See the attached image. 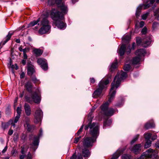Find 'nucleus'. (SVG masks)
Returning <instances> with one entry per match:
<instances>
[{
    "mask_svg": "<svg viewBox=\"0 0 159 159\" xmlns=\"http://www.w3.org/2000/svg\"><path fill=\"white\" fill-rule=\"evenodd\" d=\"M127 77V74L126 72H121L117 73L111 84L108 102H111L115 97L116 92V90H113L114 88H116V89L120 84L121 80L125 79Z\"/></svg>",
    "mask_w": 159,
    "mask_h": 159,
    "instance_id": "f257e3e1",
    "label": "nucleus"
},
{
    "mask_svg": "<svg viewBox=\"0 0 159 159\" xmlns=\"http://www.w3.org/2000/svg\"><path fill=\"white\" fill-rule=\"evenodd\" d=\"M67 12L66 13H63L59 11H57L55 9H52L51 12V16L52 19L55 21V24L57 27L60 29H62L65 28V24L62 21L64 18V16L66 14Z\"/></svg>",
    "mask_w": 159,
    "mask_h": 159,
    "instance_id": "f03ea898",
    "label": "nucleus"
},
{
    "mask_svg": "<svg viewBox=\"0 0 159 159\" xmlns=\"http://www.w3.org/2000/svg\"><path fill=\"white\" fill-rule=\"evenodd\" d=\"M89 128L90 134L92 137L96 139L99 134V126L98 124L94 122L91 123L90 122L85 126L84 129L87 130Z\"/></svg>",
    "mask_w": 159,
    "mask_h": 159,
    "instance_id": "7ed1b4c3",
    "label": "nucleus"
},
{
    "mask_svg": "<svg viewBox=\"0 0 159 159\" xmlns=\"http://www.w3.org/2000/svg\"><path fill=\"white\" fill-rule=\"evenodd\" d=\"M109 83V80L107 79L106 80H102L98 84V87L95 90L93 94V97L97 98L99 97L101 94L102 90L107 87V85Z\"/></svg>",
    "mask_w": 159,
    "mask_h": 159,
    "instance_id": "20e7f679",
    "label": "nucleus"
},
{
    "mask_svg": "<svg viewBox=\"0 0 159 159\" xmlns=\"http://www.w3.org/2000/svg\"><path fill=\"white\" fill-rule=\"evenodd\" d=\"M43 19L41 21V25L42 27H41L39 31V34H44L48 32L51 28V26L49 25V22L47 17H43L42 15Z\"/></svg>",
    "mask_w": 159,
    "mask_h": 159,
    "instance_id": "39448f33",
    "label": "nucleus"
},
{
    "mask_svg": "<svg viewBox=\"0 0 159 159\" xmlns=\"http://www.w3.org/2000/svg\"><path fill=\"white\" fill-rule=\"evenodd\" d=\"M48 4L50 5L56 4L58 9L63 13H65L68 11L67 6L62 2V0H48Z\"/></svg>",
    "mask_w": 159,
    "mask_h": 159,
    "instance_id": "423d86ee",
    "label": "nucleus"
},
{
    "mask_svg": "<svg viewBox=\"0 0 159 159\" xmlns=\"http://www.w3.org/2000/svg\"><path fill=\"white\" fill-rule=\"evenodd\" d=\"M109 103L107 102L101 107L103 113L107 116H111L114 113L115 110L112 108H108Z\"/></svg>",
    "mask_w": 159,
    "mask_h": 159,
    "instance_id": "0eeeda50",
    "label": "nucleus"
},
{
    "mask_svg": "<svg viewBox=\"0 0 159 159\" xmlns=\"http://www.w3.org/2000/svg\"><path fill=\"white\" fill-rule=\"evenodd\" d=\"M42 130L40 129V133L39 135H33L30 136V140H32V143L30 144L31 147L34 150H35L38 147L39 144V137L42 135Z\"/></svg>",
    "mask_w": 159,
    "mask_h": 159,
    "instance_id": "6e6552de",
    "label": "nucleus"
},
{
    "mask_svg": "<svg viewBox=\"0 0 159 159\" xmlns=\"http://www.w3.org/2000/svg\"><path fill=\"white\" fill-rule=\"evenodd\" d=\"M31 97L33 100L30 99L29 97H26L25 99L27 102L30 103H32L33 101L36 103H39L41 100L40 96L39 95L37 92H35L33 93H32L30 95Z\"/></svg>",
    "mask_w": 159,
    "mask_h": 159,
    "instance_id": "1a4fd4ad",
    "label": "nucleus"
},
{
    "mask_svg": "<svg viewBox=\"0 0 159 159\" xmlns=\"http://www.w3.org/2000/svg\"><path fill=\"white\" fill-rule=\"evenodd\" d=\"M96 139L92 137H85L83 139V146L82 147L84 148H89L93 145V144L96 140Z\"/></svg>",
    "mask_w": 159,
    "mask_h": 159,
    "instance_id": "9d476101",
    "label": "nucleus"
},
{
    "mask_svg": "<svg viewBox=\"0 0 159 159\" xmlns=\"http://www.w3.org/2000/svg\"><path fill=\"white\" fill-rule=\"evenodd\" d=\"M154 155V150L150 148L143 153L141 156L138 159H148V158H152Z\"/></svg>",
    "mask_w": 159,
    "mask_h": 159,
    "instance_id": "9b49d317",
    "label": "nucleus"
},
{
    "mask_svg": "<svg viewBox=\"0 0 159 159\" xmlns=\"http://www.w3.org/2000/svg\"><path fill=\"white\" fill-rule=\"evenodd\" d=\"M34 123H37L39 122L43 116V112L42 110L40 109L36 110L34 114Z\"/></svg>",
    "mask_w": 159,
    "mask_h": 159,
    "instance_id": "f8f14e48",
    "label": "nucleus"
},
{
    "mask_svg": "<svg viewBox=\"0 0 159 159\" xmlns=\"http://www.w3.org/2000/svg\"><path fill=\"white\" fill-rule=\"evenodd\" d=\"M37 62L43 70H46L48 69V64L46 59L41 58H39L38 59Z\"/></svg>",
    "mask_w": 159,
    "mask_h": 159,
    "instance_id": "ddd939ff",
    "label": "nucleus"
},
{
    "mask_svg": "<svg viewBox=\"0 0 159 159\" xmlns=\"http://www.w3.org/2000/svg\"><path fill=\"white\" fill-rule=\"evenodd\" d=\"M78 147L80 150H81L83 156L85 159H87L90 157V154L89 150L88 149V148L80 147V146H78Z\"/></svg>",
    "mask_w": 159,
    "mask_h": 159,
    "instance_id": "4468645a",
    "label": "nucleus"
},
{
    "mask_svg": "<svg viewBox=\"0 0 159 159\" xmlns=\"http://www.w3.org/2000/svg\"><path fill=\"white\" fill-rule=\"evenodd\" d=\"M27 67L28 74L30 76L33 75L34 73L35 72V70L34 69V66L32 64L31 62L28 63Z\"/></svg>",
    "mask_w": 159,
    "mask_h": 159,
    "instance_id": "2eb2a0df",
    "label": "nucleus"
},
{
    "mask_svg": "<svg viewBox=\"0 0 159 159\" xmlns=\"http://www.w3.org/2000/svg\"><path fill=\"white\" fill-rule=\"evenodd\" d=\"M25 87L29 93H32L33 85L30 81H29L25 84Z\"/></svg>",
    "mask_w": 159,
    "mask_h": 159,
    "instance_id": "dca6fc26",
    "label": "nucleus"
},
{
    "mask_svg": "<svg viewBox=\"0 0 159 159\" xmlns=\"http://www.w3.org/2000/svg\"><path fill=\"white\" fill-rule=\"evenodd\" d=\"M151 42V39L150 37H148L146 38H144L142 42V45L143 47H147L149 45Z\"/></svg>",
    "mask_w": 159,
    "mask_h": 159,
    "instance_id": "f3484780",
    "label": "nucleus"
},
{
    "mask_svg": "<svg viewBox=\"0 0 159 159\" xmlns=\"http://www.w3.org/2000/svg\"><path fill=\"white\" fill-rule=\"evenodd\" d=\"M24 108L26 115L27 116H30L31 114V109L30 105L27 103H25Z\"/></svg>",
    "mask_w": 159,
    "mask_h": 159,
    "instance_id": "a211bd4d",
    "label": "nucleus"
},
{
    "mask_svg": "<svg viewBox=\"0 0 159 159\" xmlns=\"http://www.w3.org/2000/svg\"><path fill=\"white\" fill-rule=\"evenodd\" d=\"M141 144H137L131 149V150L135 154H137L141 151Z\"/></svg>",
    "mask_w": 159,
    "mask_h": 159,
    "instance_id": "6ab92c4d",
    "label": "nucleus"
},
{
    "mask_svg": "<svg viewBox=\"0 0 159 159\" xmlns=\"http://www.w3.org/2000/svg\"><path fill=\"white\" fill-rule=\"evenodd\" d=\"M146 53V51L144 49H140L136 51L135 52V55L138 57L141 58L142 56H144Z\"/></svg>",
    "mask_w": 159,
    "mask_h": 159,
    "instance_id": "aec40b11",
    "label": "nucleus"
},
{
    "mask_svg": "<svg viewBox=\"0 0 159 159\" xmlns=\"http://www.w3.org/2000/svg\"><path fill=\"white\" fill-rule=\"evenodd\" d=\"M124 149H121L118 150L113 155L111 159H116L125 150Z\"/></svg>",
    "mask_w": 159,
    "mask_h": 159,
    "instance_id": "412c9836",
    "label": "nucleus"
},
{
    "mask_svg": "<svg viewBox=\"0 0 159 159\" xmlns=\"http://www.w3.org/2000/svg\"><path fill=\"white\" fill-rule=\"evenodd\" d=\"M126 46L124 44H122L119 51V53L121 56H123L125 52Z\"/></svg>",
    "mask_w": 159,
    "mask_h": 159,
    "instance_id": "4be33fe9",
    "label": "nucleus"
},
{
    "mask_svg": "<svg viewBox=\"0 0 159 159\" xmlns=\"http://www.w3.org/2000/svg\"><path fill=\"white\" fill-rule=\"evenodd\" d=\"M155 124L152 120H151L147 123L145 125V128L148 129L154 127Z\"/></svg>",
    "mask_w": 159,
    "mask_h": 159,
    "instance_id": "5701e85b",
    "label": "nucleus"
},
{
    "mask_svg": "<svg viewBox=\"0 0 159 159\" xmlns=\"http://www.w3.org/2000/svg\"><path fill=\"white\" fill-rule=\"evenodd\" d=\"M33 52L36 57H38L42 54L43 51L39 49L36 48L34 49Z\"/></svg>",
    "mask_w": 159,
    "mask_h": 159,
    "instance_id": "b1692460",
    "label": "nucleus"
},
{
    "mask_svg": "<svg viewBox=\"0 0 159 159\" xmlns=\"http://www.w3.org/2000/svg\"><path fill=\"white\" fill-rule=\"evenodd\" d=\"M20 117V116L16 115V116L15 117V119L14 121L12 120H10L9 121V123H11V124H12V126L13 127H15V125L14 124L16 123L17 122Z\"/></svg>",
    "mask_w": 159,
    "mask_h": 159,
    "instance_id": "393cba45",
    "label": "nucleus"
},
{
    "mask_svg": "<svg viewBox=\"0 0 159 159\" xmlns=\"http://www.w3.org/2000/svg\"><path fill=\"white\" fill-rule=\"evenodd\" d=\"M142 6V5H140L137 9L136 12V16L137 18H138L140 15Z\"/></svg>",
    "mask_w": 159,
    "mask_h": 159,
    "instance_id": "a878e982",
    "label": "nucleus"
},
{
    "mask_svg": "<svg viewBox=\"0 0 159 159\" xmlns=\"http://www.w3.org/2000/svg\"><path fill=\"white\" fill-rule=\"evenodd\" d=\"M111 120H106L104 121L103 128V129L106 128L107 126H109L111 124Z\"/></svg>",
    "mask_w": 159,
    "mask_h": 159,
    "instance_id": "bb28decb",
    "label": "nucleus"
},
{
    "mask_svg": "<svg viewBox=\"0 0 159 159\" xmlns=\"http://www.w3.org/2000/svg\"><path fill=\"white\" fill-rule=\"evenodd\" d=\"M141 58L136 56L134 57L132 60V63L134 64H137L140 61Z\"/></svg>",
    "mask_w": 159,
    "mask_h": 159,
    "instance_id": "cd10ccee",
    "label": "nucleus"
},
{
    "mask_svg": "<svg viewBox=\"0 0 159 159\" xmlns=\"http://www.w3.org/2000/svg\"><path fill=\"white\" fill-rule=\"evenodd\" d=\"M12 34V33H11L10 32H9L7 35L6 36L5 38V40L3 42V45H4L8 40H10Z\"/></svg>",
    "mask_w": 159,
    "mask_h": 159,
    "instance_id": "c85d7f7f",
    "label": "nucleus"
},
{
    "mask_svg": "<svg viewBox=\"0 0 159 159\" xmlns=\"http://www.w3.org/2000/svg\"><path fill=\"white\" fill-rule=\"evenodd\" d=\"M31 80L34 84L39 83V80L37 79L34 75L30 76Z\"/></svg>",
    "mask_w": 159,
    "mask_h": 159,
    "instance_id": "c756f323",
    "label": "nucleus"
},
{
    "mask_svg": "<svg viewBox=\"0 0 159 159\" xmlns=\"http://www.w3.org/2000/svg\"><path fill=\"white\" fill-rule=\"evenodd\" d=\"M117 62L116 61L114 63H113L110 68V70L111 71H113L115 69H116L117 66Z\"/></svg>",
    "mask_w": 159,
    "mask_h": 159,
    "instance_id": "7c9ffc66",
    "label": "nucleus"
},
{
    "mask_svg": "<svg viewBox=\"0 0 159 159\" xmlns=\"http://www.w3.org/2000/svg\"><path fill=\"white\" fill-rule=\"evenodd\" d=\"M130 39V37L129 35H126L124 36L123 40L125 43H128L129 42Z\"/></svg>",
    "mask_w": 159,
    "mask_h": 159,
    "instance_id": "2f4dec72",
    "label": "nucleus"
},
{
    "mask_svg": "<svg viewBox=\"0 0 159 159\" xmlns=\"http://www.w3.org/2000/svg\"><path fill=\"white\" fill-rule=\"evenodd\" d=\"M155 2V0H151L149 1V3L146 4L144 5V9H146L149 7L151 5H152Z\"/></svg>",
    "mask_w": 159,
    "mask_h": 159,
    "instance_id": "473e14b6",
    "label": "nucleus"
},
{
    "mask_svg": "<svg viewBox=\"0 0 159 159\" xmlns=\"http://www.w3.org/2000/svg\"><path fill=\"white\" fill-rule=\"evenodd\" d=\"M152 136V134L150 133H146L144 134V138L146 140H150Z\"/></svg>",
    "mask_w": 159,
    "mask_h": 159,
    "instance_id": "72a5a7b5",
    "label": "nucleus"
},
{
    "mask_svg": "<svg viewBox=\"0 0 159 159\" xmlns=\"http://www.w3.org/2000/svg\"><path fill=\"white\" fill-rule=\"evenodd\" d=\"M146 142L144 145V148H149L151 145V142L150 140H146Z\"/></svg>",
    "mask_w": 159,
    "mask_h": 159,
    "instance_id": "f704fd0d",
    "label": "nucleus"
},
{
    "mask_svg": "<svg viewBox=\"0 0 159 159\" xmlns=\"http://www.w3.org/2000/svg\"><path fill=\"white\" fill-rule=\"evenodd\" d=\"M159 27V24L158 23L156 22H153L152 27L153 30H155L157 29Z\"/></svg>",
    "mask_w": 159,
    "mask_h": 159,
    "instance_id": "c9c22d12",
    "label": "nucleus"
},
{
    "mask_svg": "<svg viewBox=\"0 0 159 159\" xmlns=\"http://www.w3.org/2000/svg\"><path fill=\"white\" fill-rule=\"evenodd\" d=\"M40 18H39V19L36 21H34L30 23V26H33L37 24L38 23L39 21Z\"/></svg>",
    "mask_w": 159,
    "mask_h": 159,
    "instance_id": "e433bc0d",
    "label": "nucleus"
},
{
    "mask_svg": "<svg viewBox=\"0 0 159 159\" xmlns=\"http://www.w3.org/2000/svg\"><path fill=\"white\" fill-rule=\"evenodd\" d=\"M22 111L21 107H17L16 109V112L17 113V115L20 116V114Z\"/></svg>",
    "mask_w": 159,
    "mask_h": 159,
    "instance_id": "4c0bfd02",
    "label": "nucleus"
},
{
    "mask_svg": "<svg viewBox=\"0 0 159 159\" xmlns=\"http://www.w3.org/2000/svg\"><path fill=\"white\" fill-rule=\"evenodd\" d=\"M83 126H84V125H82L81 127L79 129V130H78V131L77 132V133L75 134V136L77 137V136H79L80 134L81 133L82 131V130H83Z\"/></svg>",
    "mask_w": 159,
    "mask_h": 159,
    "instance_id": "58836bf2",
    "label": "nucleus"
},
{
    "mask_svg": "<svg viewBox=\"0 0 159 159\" xmlns=\"http://www.w3.org/2000/svg\"><path fill=\"white\" fill-rule=\"evenodd\" d=\"M154 16H156L158 15L157 18L158 20H159V8L156 10L154 11Z\"/></svg>",
    "mask_w": 159,
    "mask_h": 159,
    "instance_id": "ea45409f",
    "label": "nucleus"
},
{
    "mask_svg": "<svg viewBox=\"0 0 159 159\" xmlns=\"http://www.w3.org/2000/svg\"><path fill=\"white\" fill-rule=\"evenodd\" d=\"M130 68V65L129 64H126L124 66V69L125 70L128 71Z\"/></svg>",
    "mask_w": 159,
    "mask_h": 159,
    "instance_id": "a19ab883",
    "label": "nucleus"
},
{
    "mask_svg": "<svg viewBox=\"0 0 159 159\" xmlns=\"http://www.w3.org/2000/svg\"><path fill=\"white\" fill-rule=\"evenodd\" d=\"M97 108V107L94 105L92 108L91 109V112H89V116H90V118L91 119V115L92 114V113L94 111V110H95V109Z\"/></svg>",
    "mask_w": 159,
    "mask_h": 159,
    "instance_id": "79ce46f5",
    "label": "nucleus"
},
{
    "mask_svg": "<svg viewBox=\"0 0 159 159\" xmlns=\"http://www.w3.org/2000/svg\"><path fill=\"white\" fill-rule=\"evenodd\" d=\"M81 138V136H80L78 137H75V138L74 139V143H77L79 141V140Z\"/></svg>",
    "mask_w": 159,
    "mask_h": 159,
    "instance_id": "37998d69",
    "label": "nucleus"
},
{
    "mask_svg": "<svg viewBox=\"0 0 159 159\" xmlns=\"http://www.w3.org/2000/svg\"><path fill=\"white\" fill-rule=\"evenodd\" d=\"M139 135H136L135 136V137L134 138L132 139V140L131 142V143L132 144L134 143L136 140L138 139V138L139 137Z\"/></svg>",
    "mask_w": 159,
    "mask_h": 159,
    "instance_id": "c03bdc74",
    "label": "nucleus"
},
{
    "mask_svg": "<svg viewBox=\"0 0 159 159\" xmlns=\"http://www.w3.org/2000/svg\"><path fill=\"white\" fill-rule=\"evenodd\" d=\"M131 46L130 45H129L126 49V52L127 54H130L131 52Z\"/></svg>",
    "mask_w": 159,
    "mask_h": 159,
    "instance_id": "a18cd8bd",
    "label": "nucleus"
},
{
    "mask_svg": "<svg viewBox=\"0 0 159 159\" xmlns=\"http://www.w3.org/2000/svg\"><path fill=\"white\" fill-rule=\"evenodd\" d=\"M130 156L127 154H124L122 156V159H130Z\"/></svg>",
    "mask_w": 159,
    "mask_h": 159,
    "instance_id": "49530a36",
    "label": "nucleus"
},
{
    "mask_svg": "<svg viewBox=\"0 0 159 159\" xmlns=\"http://www.w3.org/2000/svg\"><path fill=\"white\" fill-rule=\"evenodd\" d=\"M149 14V12H147L145 14L143 15L142 16V19L144 20H146Z\"/></svg>",
    "mask_w": 159,
    "mask_h": 159,
    "instance_id": "de8ad7c7",
    "label": "nucleus"
},
{
    "mask_svg": "<svg viewBox=\"0 0 159 159\" xmlns=\"http://www.w3.org/2000/svg\"><path fill=\"white\" fill-rule=\"evenodd\" d=\"M147 29L144 27L142 30L141 33L143 34H145L147 33Z\"/></svg>",
    "mask_w": 159,
    "mask_h": 159,
    "instance_id": "09e8293b",
    "label": "nucleus"
},
{
    "mask_svg": "<svg viewBox=\"0 0 159 159\" xmlns=\"http://www.w3.org/2000/svg\"><path fill=\"white\" fill-rule=\"evenodd\" d=\"M77 157L76 155V152H75L70 157V159H76Z\"/></svg>",
    "mask_w": 159,
    "mask_h": 159,
    "instance_id": "8fccbe9b",
    "label": "nucleus"
},
{
    "mask_svg": "<svg viewBox=\"0 0 159 159\" xmlns=\"http://www.w3.org/2000/svg\"><path fill=\"white\" fill-rule=\"evenodd\" d=\"M29 120H30V118L28 117H25V121L27 125H28V123L29 122ZM27 125L28 126V125Z\"/></svg>",
    "mask_w": 159,
    "mask_h": 159,
    "instance_id": "3c124183",
    "label": "nucleus"
},
{
    "mask_svg": "<svg viewBox=\"0 0 159 159\" xmlns=\"http://www.w3.org/2000/svg\"><path fill=\"white\" fill-rule=\"evenodd\" d=\"M77 159H83V157L81 154H78Z\"/></svg>",
    "mask_w": 159,
    "mask_h": 159,
    "instance_id": "603ef678",
    "label": "nucleus"
},
{
    "mask_svg": "<svg viewBox=\"0 0 159 159\" xmlns=\"http://www.w3.org/2000/svg\"><path fill=\"white\" fill-rule=\"evenodd\" d=\"M27 159H32L31 154L30 152L27 155Z\"/></svg>",
    "mask_w": 159,
    "mask_h": 159,
    "instance_id": "864d4df0",
    "label": "nucleus"
},
{
    "mask_svg": "<svg viewBox=\"0 0 159 159\" xmlns=\"http://www.w3.org/2000/svg\"><path fill=\"white\" fill-rule=\"evenodd\" d=\"M144 22L143 21H141L140 23V27L141 28L142 27L144 26Z\"/></svg>",
    "mask_w": 159,
    "mask_h": 159,
    "instance_id": "5fc2aeb1",
    "label": "nucleus"
},
{
    "mask_svg": "<svg viewBox=\"0 0 159 159\" xmlns=\"http://www.w3.org/2000/svg\"><path fill=\"white\" fill-rule=\"evenodd\" d=\"M13 131L12 129H10L8 132V134L10 135H11L13 133Z\"/></svg>",
    "mask_w": 159,
    "mask_h": 159,
    "instance_id": "6e6d98bb",
    "label": "nucleus"
},
{
    "mask_svg": "<svg viewBox=\"0 0 159 159\" xmlns=\"http://www.w3.org/2000/svg\"><path fill=\"white\" fill-rule=\"evenodd\" d=\"M90 81L91 83L92 84L94 83L95 82V80L93 78H91L90 79Z\"/></svg>",
    "mask_w": 159,
    "mask_h": 159,
    "instance_id": "4d7b16f0",
    "label": "nucleus"
},
{
    "mask_svg": "<svg viewBox=\"0 0 159 159\" xmlns=\"http://www.w3.org/2000/svg\"><path fill=\"white\" fill-rule=\"evenodd\" d=\"M135 46H136V44H135V43H133L132 44V47L131 48V49H133V50L134 49Z\"/></svg>",
    "mask_w": 159,
    "mask_h": 159,
    "instance_id": "13d9d810",
    "label": "nucleus"
},
{
    "mask_svg": "<svg viewBox=\"0 0 159 159\" xmlns=\"http://www.w3.org/2000/svg\"><path fill=\"white\" fill-rule=\"evenodd\" d=\"M25 75V74L24 72H22L20 75V78L21 79L23 78H24Z\"/></svg>",
    "mask_w": 159,
    "mask_h": 159,
    "instance_id": "bf43d9fd",
    "label": "nucleus"
},
{
    "mask_svg": "<svg viewBox=\"0 0 159 159\" xmlns=\"http://www.w3.org/2000/svg\"><path fill=\"white\" fill-rule=\"evenodd\" d=\"M21 63L23 65H25L26 63V60L24 59L21 61Z\"/></svg>",
    "mask_w": 159,
    "mask_h": 159,
    "instance_id": "052dcab7",
    "label": "nucleus"
},
{
    "mask_svg": "<svg viewBox=\"0 0 159 159\" xmlns=\"http://www.w3.org/2000/svg\"><path fill=\"white\" fill-rule=\"evenodd\" d=\"M23 58L24 59L26 60L27 58V56L26 53H23Z\"/></svg>",
    "mask_w": 159,
    "mask_h": 159,
    "instance_id": "680f3d73",
    "label": "nucleus"
},
{
    "mask_svg": "<svg viewBox=\"0 0 159 159\" xmlns=\"http://www.w3.org/2000/svg\"><path fill=\"white\" fill-rule=\"evenodd\" d=\"M7 147L6 146L5 148H4V149L2 151V153H4L7 151Z\"/></svg>",
    "mask_w": 159,
    "mask_h": 159,
    "instance_id": "e2e57ef3",
    "label": "nucleus"
},
{
    "mask_svg": "<svg viewBox=\"0 0 159 159\" xmlns=\"http://www.w3.org/2000/svg\"><path fill=\"white\" fill-rule=\"evenodd\" d=\"M155 146L156 148H159V141L156 143H155Z\"/></svg>",
    "mask_w": 159,
    "mask_h": 159,
    "instance_id": "0e129e2a",
    "label": "nucleus"
},
{
    "mask_svg": "<svg viewBox=\"0 0 159 159\" xmlns=\"http://www.w3.org/2000/svg\"><path fill=\"white\" fill-rule=\"evenodd\" d=\"M11 64H12L11 62V61L10 62V66L11 68H12V69H14L15 68V66L14 65H12Z\"/></svg>",
    "mask_w": 159,
    "mask_h": 159,
    "instance_id": "69168bd1",
    "label": "nucleus"
},
{
    "mask_svg": "<svg viewBox=\"0 0 159 159\" xmlns=\"http://www.w3.org/2000/svg\"><path fill=\"white\" fill-rule=\"evenodd\" d=\"M25 157V155H20V159H24V157Z\"/></svg>",
    "mask_w": 159,
    "mask_h": 159,
    "instance_id": "338daca9",
    "label": "nucleus"
},
{
    "mask_svg": "<svg viewBox=\"0 0 159 159\" xmlns=\"http://www.w3.org/2000/svg\"><path fill=\"white\" fill-rule=\"evenodd\" d=\"M24 148H23L21 149V153L24 154L25 153H24Z\"/></svg>",
    "mask_w": 159,
    "mask_h": 159,
    "instance_id": "774afa93",
    "label": "nucleus"
}]
</instances>
